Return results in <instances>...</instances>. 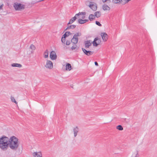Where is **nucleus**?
<instances>
[{
  "label": "nucleus",
  "mask_w": 157,
  "mask_h": 157,
  "mask_svg": "<svg viewBox=\"0 0 157 157\" xmlns=\"http://www.w3.org/2000/svg\"><path fill=\"white\" fill-rule=\"evenodd\" d=\"M78 16V14H76L74 17H72L70 20L69 23L67 24V25L72 24L77 18Z\"/></svg>",
  "instance_id": "10"
},
{
  "label": "nucleus",
  "mask_w": 157,
  "mask_h": 157,
  "mask_svg": "<svg viewBox=\"0 0 157 157\" xmlns=\"http://www.w3.org/2000/svg\"><path fill=\"white\" fill-rule=\"evenodd\" d=\"M68 26L66 29L65 30H67L70 29H74L76 27V25H68Z\"/></svg>",
  "instance_id": "23"
},
{
  "label": "nucleus",
  "mask_w": 157,
  "mask_h": 157,
  "mask_svg": "<svg viewBox=\"0 0 157 157\" xmlns=\"http://www.w3.org/2000/svg\"><path fill=\"white\" fill-rule=\"evenodd\" d=\"M82 50L83 52L87 56H89L93 54V52L89 51H87L83 48H82Z\"/></svg>",
  "instance_id": "12"
},
{
  "label": "nucleus",
  "mask_w": 157,
  "mask_h": 157,
  "mask_svg": "<svg viewBox=\"0 0 157 157\" xmlns=\"http://www.w3.org/2000/svg\"><path fill=\"white\" fill-rule=\"evenodd\" d=\"M45 67L47 68L51 69L53 68V63L50 60H47L46 61V63L45 65Z\"/></svg>",
  "instance_id": "5"
},
{
  "label": "nucleus",
  "mask_w": 157,
  "mask_h": 157,
  "mask_svg": "<svg viewBox=\"0 0 157 157\" xmlns=\"http://www.w3.org/2000/svg\"><path fill=\"white\" fill-rule=\"evenodd\" d=\"M101 36L104 41H106L108 39V35L105 33L103 32L101 33Z\"/></svg>",
  "instance_id": "8"
},
{
  "label": "nucleus",
  "mask_w": 157,
  "mask_h": 157,
  "mask_svg": "<svg viewBox=\"0 0 157 157\" xmlns=\"http://www.w3.org/2000/svg\"><path fill=\"white\" fill-rule=\"evenodd\" d=\"M33 155L34 157H42V154L40 152H34Z\"/></svg>",
  "instance_id": "13"
},
{
  "label": "nucleus",
  "mask_w": 157,
  "mask_h": 157,
  "mask_svg": "<svg viewBox=\"0 0 157 157\" xmlns=\"http://www.w3.org/2000/svg\"><path fill=\"white\" fill-rule=\"evenodd\" d=\"M77 14H78V16L81 15H85L86 14V13L85 12H79V13H77Z\"/></svg>",
  "instance_id": "31"
},
{
  "label": "nucleus",
  "mask_w": 157,
  "mask_h": 157,
  "mask_svg": "<svg viewBox=\"0 0 157 157\" xmlns=\"http://www.w3.org/2000/svg\"><path fill=\"white\" fill-rule=\"evenodd\" d=\"M101 40L100 38L96 37L94 39L92 43L94 46L97 47L101 43Z\"/></svg>",
  "instance_id": "6"
},
{
  "label": "nucleus",
  "mask_w": 157,
  "mask_h": 157,
  "mask_svg": "<svg viewBox=\"0 0 157 157\" xmlns=\"http://www.w3.org/2000/svg\"><path fill=\"white\" fill-rule=\"evenodd\" d=\"M57 56L55 52L52 51L50 53V58L52 60H55L56 59Z\"/></svg>",
  "instance_id": "9"
},
{
  "label": "nucleus",
  "mask_w": 157,
  "mask_h": 157,
  "mask_svg": "<svg viewBox=\"0 0 157 157\" xmlns=\"http://www.w3.org/2000/svg\"><path fill=\"white\" fill-rule=\"evenodd\" d=\"M71 69V65L69 63H67L66 66V70L67 71H70Z\"/></svg>",
  "instance_id": "17"
},
{
  "label": "nucleus",
  "mask_w": 157,
  "mask_h": 157,
  "mask_svg": "<svg viewBox=\"0 0 157 157\" xmlns=\"http://www.w3.org/2000/svg\"><path fill=\"white\" fill-rule=\"evenodd\" d=\"M44 57L45 58H48V51L46 50L43 54Z\"/></svg>",
  "instance_id": "19"
},
{
  "label": "nucleus",
  "mask_w": 157,
  "mask_h": 157,
  "mask_svg": "<svg viewBox=\"0 0 157 157\" xmlns=\"http://www.w3.org/2000/svg\"><path fill=\"white\" fill-rule=\"evenodd\" d=\"M10 138L5 136L0 138V148L4 151L6 150L9 147Z\"/></svg>",
  "instance_id": "2"
},
{
  "label": "nucleus",
  "mask_w": 157,
  "mask_h": 157,
  "mask_svg": "<svg viewBox=\"0 0 157 157\" xmlns=\"http://www.w3.org/2000/svg\"><path fill=\"white\" fill-rule=\"evenodd\" d=\"M70 41L69 40H67L66 42V44L67 45H69L70 44Z\"/></svg>",
  "instance_id": "33"
},
{
  "label": "nucleus",
  "mask_w": 157,
  "mask_h": 157,
  "mask_svg": "<svg viewBox=\"0 0 157 157\" xmlns=\"http://www.w3.org/2000/svg\"><path fill=\"white\" fill-rule=\"evenodd\" d=\"M13 6L16 10L21 11L25 8V6L21 3L15 2L14 3Z\"/></svg>",
  "instance_id": "3"
},
{
  "label": "nucleus",
  "mask_w": 157,
  "mask_h": 157,
  "mask_svg": "<svg viewBox=\"0 0 157 157\" xmlns=\"http://www.w3.org/2000/svg\"><path fill=\"white\" fill-rule=\"evenodd\" d=\"M102 2H107V3H109L110 2V0H102Z\"/></svg>",
  "instance_id": "28"
},
{
  "label": "nucleus",
  "mask_w": 157,
  "mask_h": 157,
  "mask_svg": "<svg viewBox=\"0 0 157 157\" xmlns=\"http://www.w3.org/2000/svg\"><path fill=\"white\" fill-rule=\"evenodd\" d=\"M65 38H62V39H61L62 42L63 43H64V44H65Z\"/></svg>",
  "instance_id": "32"
},
{
  "label": "nucleus",
  "mask_w": 157,
  "mask_h": 157,
  "mask_svg": "<svg viewBox=\"0 0 157 157\" xmlns=\"http://www.w3.org/2000/svg\"><path fill=\"white\" fill-rule=\"evenodd\" d=\"M67 36L66 34L65 33V34L63 35L62 38H65Z\"/></svg>",
  "instance_id": "35"
},
{
  "label": "nucleus",
  "mask_w": 157,
  "mask_h": 157,
  "mask_svg": "<svg viewBox=\"0 0 157 157\" xmlns=\"http://www.w3.org/2000/svg\"><path fill=\"white\" fill-rule=\"evenodd\" d=\"M139 155H138V153L137 152V154L136 155L135 157H139Z\"/></svg>",
  "instance_id": "38"
},
{
  "label": "nucleus",
  "mask_w": 157,
  "mask_h": 157,
  "mask_svg": "<svg viewBox=\"0 0 157 157\" xmlns=\"http://www.w3.org/2000/svg\"><path fill=\"white\" fill-rule=\"evenodd\" d=\"M11 99L12 102L15 103L16 104H17V102L16 101L15 98L11 96Z\"/></svg>",
  "instance_id": "25"
},
{
  "label": "nucleus",
  "mask_w": 157,
  "mask_h": 157,
  "mask_svg": "<svg viewBox=\"0 0 157 157\" xmlns=\"http://www.w3.org/2000/svg\"><path fill=\"white\" fill-rule=\"evenodd\" d=\"M113 2L115 4H119L121 2L122 4V0H113Z\"/></svg>",
  "instance_id": "22"
},
{
  "label": "nucleus",
  "mask_w": 157,
  "mask_h": 157,
  "mask_svg": "<svg viewBox=\"0 0 157 157\" xmlns=\"http://www.w3.org/2000/svg\"><path fill=\"white\" fill-rule=\"evenodd\" d=\"M79 129L78 126H76L73 128V131L74 133V136L76 137L77 136L78 133V132Z\"/></svg>",
  "instance_id": "11"
},
{
  "label": "nucleus",
  "mask_w": 157,
  "mask_h": 157,
  "mask_svg": "<svg viewBox=\"0 0 157 157\" xmlns=\"http://www.w3.org/2000/svg\"><path fill=\"white\" fill-rule=\"evenodd\" d=\"M88 20H82L81 19H79L78 20V22L79 24H83L85 23L88 21Z\"/></svg>",
  "instance_id": "16"
},
{
  "label": "nucleus",
  "mask_w": 157,
  "mask_h": 157,
  "mask_svg": "<svg viewBox=\"0 0 157 157\" xmlns=\"http://www.w3.org/2000/svg\"><path fill=\"white\" fill-rule=\"evenodd\" d=\"M95 17L97 18L100 17L101 16V13L100 11H97L94 13Z\"/></svg>",
  "instance_id": "20"
},
{
  "label": "nucleus",
  "mask_w": 157,
  "mask_h": 157,
  "mask_svg": "<svg viewBox=\"0 0 157 157\" xmlns=\"http://www.w3.org/2000/svg\"><path fill=\"white\" fill-rule=\"evenodd\" d=\"M116 128L119 130L121 131L123 129V128L121 125H118L117 126Z\"/></svg>",
  "instance_id": "24"
},
{
  "label": "nucleus",
  "mask_w": 157,
  "mask_h": 157,
  "mask_svg": "<svg viewBox=\"0 0 157 157\" xmlns=\"http://www.w3.org/2000/svg\"><path fill=\"white\" fill-rule=\"evenodd\" d=\"M91 42L90 40H87L85 42V48H89L91 45Z\"/></svg>",
  "instance_id": "14"
},
{
  "label": "nucleus",
  "mask_w": 157,
  "mask_h": 157,
  "mask_svg": "<svg viewBox=\"0 0 157 157\" xmlns=\"http://www.w3.org/2000/svg\"><path fill=\"white\" fill-rule=\"evenodd\" d=\"M19 145L18 139L15 136H13L10 138L9 147L13 151H16Z\"/></svg>",
  "instance_id": "1"
},
{
  "label": "nucleus",
  "mask_w": 157,
  "mask_h": 157,
  "mask_svg": "<svg viewBox=\"0 0 157 157\" xmlns=\"http://www.w3.org/2000/svg\"><path fill=\"white\" fill-rule=\"evenodd\" d=\"M95 16L94 15H93L92 14H90L89 17V20L90 21H92L93 19H94L95 18Z\"/></svg>",
  "instance_id": "21"
},
{
  "label": "nucleus",
  "mask_w": 157,
  "mask_h": 157,
  "mask_svg": "<svg viewBox=\"0 0 157 157\" xmlns=\"http://www.w3.org/2000/svg\"><path fill=\"white\" fill-rule=\"evenodd\" d=\"M86 4L87 5H88L89 7L93 10L96 11L97 9V6L96 4L93 3L91 2H90V4L88 5V2H86Z\"/></svg>",
  "instance_id": "7"
},
{
  "label": "nucleus",
  "mask_w": 157,
  "mask_h": 157,
  "mask_svg": "<svg viewBox=\"0 0 157 157\" xmlns=\"http://www.w3.org/2000/svg\"><path fill=\"white\" fill-rule=\"evenodd\" d=\"M65 33L66 34L67 36H68L70 34H71V33L70 32H67Z\"/></svg>",
  "instance_id": "34"
},
{
  "label": "nucleus",
  "mask_w": 157,
  "mask_h": 157,
  "mask_svg": "<svg viewBox=\"0 0 157 157\" xmlns=\"http://www.w3.org/2000/svg\"><path fill=\"white\" fill-rule=\"evenodd\" d=\"M82 34L80 32H78L76 33L75 34L71 40V42L74 44H76L78 40V36H80Z\"/></svg>",
  "instance_id": "4"
},
{
  "label": "nucleus",
  "mask_w": 157,
  "mask_h": 157,
  "mask_svg": "<svg viewBox=\"0 0 157 157\" xmlns=\"http://www.w3.org/2000/svg\"><path fill=\"white\" fill-rule=\"evenodd\" d=\"M30 48L33 50H34L35 49V46L33 44H32L30 45Z\"/></svg>",
  "instance_id": "27"
},
{
  "label": "nucleus",
  "mask_w": 157,
  "mask_h": 157,
  "mask_svg": "<svg viewBox=\"0 0 157 157\" xmlns=\"http://www.w3.org/2000/svg\"><path fill=\"white\" fill-rule=\"evenodd\" d=\"M95 64L96 66H98V64L97 62H95L94 63Z\"/></svg>",
  "instance_id": "36"
},
{
  "label": "nucleus",
  "mask_w": 157,
  "mask_h": 157,
  "mask_svg": "<svg viewBox=\"0 0 157 157\" xmlns=\"http://www.w3.org/2000/svg\"><path fill=\"white\" fill-rule=\"evenodd\" d=\"M11 66L13 67H22L21 64L17 63H13L11 64Z\"/></svg>",
  "instance_id": "18"
},
{
  "label": "nucleus",
  "mask_w": 157,
  "mask_h": 157,
  "mask_svg": "<svg viewBox=\"0 0 157 157\" xmlns=\"http://www.w3.org/2000/svg\"><path fill=\"white\" fill-rule=\"evenodd\" d=\"M96 24L98 25L99 26H101V24L100 23L98 22V21H96L95 22Z\"/></svg>",
  "instance_id": "29"
},
{
  "label": "nucleus",
  "mask_w": 157,
  "mask_h": 157,
  "mask_svg": "<svg viewBox=\"0 0 157 157\" xmlns=\"http://www.w3.org/2000/svg\"><path fill=\"white\" fill-rule=\"evenodd\" d=\"M131 0H122V4L124 5Z\"/></svg>",
  "instance_id": "26"
},
{
  "label": "nucleus",
  "mask_w": 157,
  "mask_h": 157,
  "mask_svg": "<svg viewBox=\"0 0 157 157\" xmlns=\"http://www.w3.org/2000/svg\"><path fill=\"white\" fill-rule=\"evenodd\" d=\"M77 47V45L75 44L71 48L72 50L75 49Z\"/></svg>",
  "instance_id": "30"
},
{
  "label": "nucleus",
  "mask_w": 157,
  "mask_h": 157,
  "mask_svg": "<svg viewBox=\"0 0 157 157\" xmlns=\"http://www.w3.org/2000/svg\"><path fill=\"white\" fill-rule=\"evenodd\" d=\"M3 6V4H2V5H1L0 6V10L2 9V7Z\"/></svg>",
  "instance_id": "37"
},
{
  "label": "nucleus",
  "mask_w": 157,
  "mask_h": 157,
  "mask_svg": "<svg viewBox=\"0 0 157 157\" xmlns=\"http://www.w3.org/2000/svg\"><path fill=\"white\" fill-rule=\"evenodd\" d=\"M102 8L104 10H110V7L106 4L103 5Z\"/></svg>",
  "instance_id": "15"
},
{
  "label": "nucleus",
  "mask_w": 157,
  "mask_h": 157,
  "mask_svg": "<svg viewBox=\"0 0 157 157\" xmlns=\"http://www.w3.org/2000/svg\"><path fill=\"white\" fill-rule=\"evenodd\" d=\"M84 18H85V16H83V17H82V19H84Z\"/></svg>",
  "instance_id": "39"
}]
</instances>
